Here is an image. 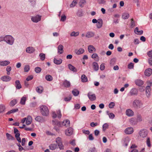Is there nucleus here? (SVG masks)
<instances>
[{"label": "nucleus", "mask_w": 152, "mask_h": 152, "mask_svg": "<svg viewBox=\"0 0 152 152\" xmlns=\"http://www.w3.org/2000/svg\"><path fill=\"white\" fill-rule=\"evenodd\" d=\"M52 124L53 125H56L58 126H65L66 127H68L70 126V122L69 120H65L61 123L57 121L53 120Z\"/></svg>", "instance_id": "1"}, {"label": "nucleus", "mask_w": 152, "mask_h": 152, "mask_svg": "<svg viewBox=\"0 0 152 152\" xmlns=\"http://www.w3.org/2000/svg\"><path fill=\"white\" fill-rule=\"evenodd\" d=\"M41 113L44 116H48L49 114V111L48 107L45 105H42L40 107Z\"/></svg>", "instance_id": "2"}, {"label": "nucleus", "mask_w": 152, "mask_h": 152, "mask_svg": "<svg viewBox=\"0 0 152 152\" xmlns=\"http://www.w3.org/2000/svg\"><path fill=\"white\" fill-rule=\"evenodd\" d=\"M15 39L10 35L5 36L4 42L7 43L10 45H12L14 43Z\"/></svg>", "instance_id": "3"}, {"label": "nucleus", "mask_w": 152, "mask_h": 152, "mask_svg": "<svg viewBox=\"0 0 152 152\" xmlns=\"http://www.w3.org/2000/svg\"><path fill=\"white\" fill-rule=\"evenodd\" d=\"M133 106L136 108H139L142 107L143 105V103L142 101L137 99H135L132 103Z\"/></svg>", "instance_id": "4"}, {"label": "nucleus", "mask_w": 152, "mask_h": 152, "mask_svg": "<svg viewBox=\"0 0 152 152\" xmlns=\"http://www.w3.org/2000/svg\"><path fill=\"white\" fill-rule=\"evenodd\" d=\"M148 131L146 129H142L140 130L139 132L140 136L142 138L146 137L148 135Z\"/></svg>", "instance_id": "5"}, {"label": "nucleus", "mask_w": 152, "mask_h": 152, "mask_svg": "<svg viewBox=\"0 0 152 152\" xmlns=\"http://www.w3.org/2000/svg\"><path fill=\"white\" fill-rule=\"evenodd\" d=\"M138 90L135 88H132L129 91V94L130 96H137L138 94Z\"/></svg>", "instance_id": "6"}, {"label": "nucleus", "mask_w": 152, "mask_h": 152, "mask_svg": "<svg viewBox=\"0 0 152 152\" xmlns=\"http://www.w3.org/2000/svg\"><path fill=\"white\" fill-rule=\"evenodd\" d=\"M87 96L89 99L91 101H94L96 99L95 94L91 92H89Z\"/></svg>", "instance_id": "7"}, {"label": "nucleus", "mask_w": 152, "mask_h": 152, "mask_svg": "<svg viewBox=\"0 0 152 152\" xmlns=\"http://www.w3.org/2000/svg\"><path fill=\"white\" fill-rule=\"evenodd\" d=\"M41 16L37 15L35 16L32 17L31 20L33 22L37 23L41 20Z\"/></svg>", "instance_id": "8"}, {"label": "nucleus", "mask_w": 152, "mask_h": 152, "mask_svg": "<svg viewBox=\"0 0 152 152\" xmlns=\"http://www.w3.org/2000/svg\"><path fill=\"white\" fill-rule=\"evenodd\" d=\"M73 133V129L71 127H70L65 131V134L67 136H70Z\"/></svg>", "instance_id": "9"}, {"label": "nucleus", "mask_w": 152, "mask_h": 152, "mask_svg": "<svg viewBox=\"0 0 152 152\" xmlns=\"http://www.w3.org/2000/svg\"><path fill=\"white\" fill-rule=\"evenodd\" d=\"M145 75L146 76L149 77L152 74V69L148 68L146 69L144 72Z\"/></svg>", "instance_id": "10"}, {"label": "nucleus", "mask_w": 152, "mask_h": 152, "mask_svg": "<svg viewBox=\"0 0 152 152\" xmlns=\"http://www.w3.org/2000/svg\"><path fill=\"white\" fill-rule=\"evenodd\" d=\"M35 120L38 122L44 123L45 121V120L42 116H37L35 118Z\"/></svg>", "instance_id": "11"}, {"label": "nucleus", "mask_w": 152, "mask_h": 152, "mask_svg": "<svg viewBox=\"0 0 152 152\" xmlns=\"http://www.w3.org/2000/svg\"><path fill=\"white\" fill-rule=\"evenodd\" d=\"M35 49L32 47H28L26 49V52L29 53H32L35 51Z\"/></svg>", "instance_id": "12"}, {"label": "nucleus", "mask_w": 152, "mask_h": 152, "mask_svg": "<svg viewBox=\"0 0 152 152\" xmlns=\"http://www.w3.org/2000/svg\"><path fill=\"white\" fill-rule=\"evenodd\" d=\"M126 115L129 117L132 116L134 115V113L133 111L130 109L127 110L126 111Z\"/></svg>", "instance_id": "13"}, {"label": "nucleus", "mask_w": 152, "mask_h": 152, "mask_svg": "<svg viewBox=\"0 0 152 152\" xmlns=\"http://www.w3.org/2000/svg\"><path fill=\"white\" fill-rule=\"evenodd\" d=\"M135 83L137 86H141L143 84L144 82L140 79H137L135 81Z\"/></svg>", "instance_id": "14"}, {"label": "nucleus", "mask_w": 152, "mask_h": 152, "mask_svg": "<svg viewBox=\"0 0 152 152\" xmlns=\"http://www.w3.org/2000/svg\"><path fill=\"white\" fill-rule=\"evenodd\" d=\"M96 27L98 28H100L102 27L103 24V21L102 19H99L96 23Z\"/></svg>", "instance_id": "15"}, {"label": "nucleus", "mask_w": 152, "mask_h": 152, "mask_svg": "<svg viewBox=\"0 0 152 152\" xmlns=\"http://www.w3.org/2000/svg\"><path fill=\"white\" fill-rule=\"evenodd\" d=\"M151 88H150L149 87L146 86V95L147 97L148 98H149L151 94Z\"/></svg>", "instance_id": "16"}, {"label": "nucleus", "mask_w": 152, "mask_h": 152, "mask_svg": "<svg viewBox=\"0 0 152 152\" xmlns=\"http://www.w3.org/2000/svg\"><path fill=\"white\" fill-rule=\"evenodd\" d=\"M125 133L127 134H131L133 132V129L132 127H128L125 130Z\"/></svg>", "instance_id": "17"}, {"label": "nucleus", "mask_w": 152, "mask_h": 152, "mask_svg": "<svg viewBox=\"0 0 152 152\" xmlns=\"http://www.w3.org/2000/svg\"><path fill=\"white\" fill-rule=\"evenodd\" d=\"M129 121L130 124L133 125H136L137 124L136 119L135 118H130Z\"/></svg>", "instance_id": "18"}, {"label": "nucleus", "mask_w": 152, "mask_h": 152, "mask_svg": "<svg viewBox=\"0 0 152 152\" xmlns=\"http://www.w3.org/2000/svg\"><path fill=\"white\" fill-rule=\"evenodd\" d=\"M1 79L4 82H8L11 79V78L8 76H4L1 78Z\"/></svg>", "instance_id": "19"}, {"label": "nucleus", "mask_w": 152, "mask_h": 152, "mask_svg": "<svg viewBox=\"0 0 152 152\" xmlns=\"http://www.w3.org/2000/svg\"><path fill=\"white\" fill-rule=\"evenodd\" d=\"M88 49L89 52L90 53H93L95 52L96 50L94 47L92 45H89L88 46Z\"/></svg>", "instance_id": "20"}, {"label": "nucleus", "mask_w": 152, "mask_h": 152, "mask_svg": "<svg viewBox=\"0 0 152 152\" xmlns=\"http://www.w3.org/2000/svg\"><path fill=\"white\" fill-rule=\"evenodd\" d=\"M95 35L94 33L92 31H88L86 33V37L87 38L93 37Z\"/></svg>", "instance_id": "21"}, {"label": "nucleus", "mask_w": 152, "mask_h": 152, "mask_svg": "<svg viewBox=\"0 0 152 152\" xmlns=\"http://www.w3.org/2000/svg\"><path fill=\"white\" fill-rule=\"evenodd\" d=\"M84 50L83 48H80L79 49H76L75 50V53L77 55H80L83 54L84 52Z\"/></svg>", "instance_id": "22"}, {"label": "nucleus", "mask_w": 152, "mask_h": 152, "mask_svg": "<svg viewBox=\"0 0 152 152\" xmlns=\"http://www.w3.org/2000/svg\"><path fill=\"white\" fill-rule=\"evenodd\" d=\"M62 62V60L60 58L57 59L54 58L53 59L54 63L56 64H61Z\"/></svg>", "instance_id": "23"}, {"label": "nucleus", "mask_w": 152, "mask_h": 152, "mask_svg": "<svg viewBox=\"0 0 152 152\" xmlns=\"http://www.w3.org/2000/svg\"><path fill=\"white\" fill-rule=\"evenodd\" d=\"M93 67L94 70L95 71H97L99 69V66L97 63L94 62L93 63Z\"/></svg>", "instance_id": "24"}, {"label": "nucleus", "mask_w": 152, "mask_h": 152, "mask_svg": "<svg viewBox=\"0 0 152 152\" xmlns=\"http://www.w3.org/2000/svg\"><path fill=\"white\" fill-rule=\"evenodd\" d=\"M10 62L8 61H0V65L1 66H6L10 64Z\"/></svg>", "instance_id": "25"}, {"label": "nucleus", "mask_w": 152, "mask_h": 152, "mask_svg": "<svg viewBox=\"0 0 152 152\" xmlns=\"http://www.w3.org/2000/svg\"><path fill=\"white\" fill-rule=\"evenodd\" d=\"M134 32L136 34L140 35L142 34L143 33V31L142 30L139 31L138 28L137 27L135 28Z\"/></svg>", "instance_id": "26"}, {"label": "nucleus", "mask_w": 152, "mask_h": 152, "mask_svg": "<svg viewBox=\"0 0 152 152\" xmlns=\"http://www.w3.org/2000/svg\"><path fill=\"white\" fill-rule=\"evenodd\" d=\"M68 67L69 69L74 72H76L77 71V70L76 69V68L73 66H72L71 64H69L68 65Z\"/></svg>", "instance_id": "27"}, {"label": "nucleus", "mask_w": 152, "mask_h": 152, "mask_svg": "<svg viewBox=\"0 0 152 152\" xmlns=\"http://www.w3.org/2000/svg\"><path fill=\"white\" fill-rule=\"evenodd\" d=\"M32 118L31 116H28L27 117V119H26V124L27 125L30 124L32 122Z\"/></svg>", "instance_id": "28"}, {"label": "nucleus", "mask_w": 152, "mask_h": 152, "mask_svg": "<svg viewBox=\"0 0 152 152\" xmlns=\"http://www.w3.org/2000/svg\"><path fill=\"white\" fill-rule=\"evenodd\" d=\"M63 46L61 45H59L58 47V53L60 54H62L63 53Z\"/></svg>", "instance_id": "29"}, {"label": "nucleus", "mask_w": 152, "mask_h": 152, "mask_svg": "<svg viewBox=\"0 0 152 152\" xmlns=\"http://www.w3.org/2000/svg\"><path fill=\"white\" fill-rule=\"evenodd\" d=\"M15 87L16 88L20 89L21 88V86L19 80H16L15 82Z\"/></svg>", "instance_id": "30"}, {"label": "nucleus", "mask_w": 152, "mask_h": 152, "mask_svg": "<svg viewBox=\"0 0 152 152\" xmlns=\"http://www.w3.org/2000/svg\"><path fill=\"white\" fill-rule=\"evenodd\" d=\"M106 112L107 114L109 116V118H110L113 119L114 118L115 115L113 113H109L108 111H107Z\"/></svg>", "instance_id": "31"}, {"label": "nucleus", "mask_w": 152, "mask_h": 152, "mask_svg": "<svg viewBox=\"0 0 152 152\" xmlns=\"http://www.w3.org/2000/svg\"><path fill=\"white\" fill-rule=\"evenodd\" d=\"M70 82L66 80H65L63 83V85L64 87H70Z\"/></svg>", "instance_id": "32"}, {"label": "nucleus", "mask_w": 152, "mask_h": 152, "mask_svg": "<svg viewBox=\"0 0 152 152\" xmlns=\"http://www.w3.org/2000/svg\"><path fill=\"white\" fill-rule=\"evenodd\" d=\"M81 81L83 82H86L87 81V78L84 74L82 75L81 76Z\"/></svg>", "instance_id": "33"}, {"label": "nucleus", "mask_w": 152, "mask_h": 152, "mask_svg": "<svg viewBox=\"0 0 152 152\" xmlns=\"http://www.w3.org/2000/svg\"><path fill=\"white\" fill-rule=\"evenodd\" d=\"M6 136L7 139L8 140H14V137L11 134H9L8 133H6Z\"/></svg>", "instance_id": "34"}, {"label": "nucleus", "mask_w": 152, "mask_h": 152, "mask_svg": "<svg viewBox=\"0 0 152 152\" xmlns=\"http://www.w3.org/2000/svg\"><path fill=\"white\" fill-rule=\"evenodd\" d=\"M37 92L39 93H41L43 91V88L41 86L37 87L36 88Z\"/></svg>", "instance_id": "35"}, {"label": "nucleus", "mask_w": 152, "mask_h": 152, "mask_svg": "<svg viewBox=\"0 0 152 152\" xmlns=\"http://www.w3.org/2000/svg\"><path fill=\"white\" fill-rule=\"evenodd\" d=\"M57 145L55 144H53L50 145L49 147L50 150H55L57 148Z\"/></svg>", "instance_id": "36"}, {"label": "nucleus", "mask_w": 152, "mask_h": 152, "mask_svg": "<svg viewBox=\"0 0 152 152\" xmlns=\"http://www.w3.org/2000/svg\"><path fill=\"white\" fill-rule=\"evenodd\" d=\"M18 108H16V109H12L10 110V111L8 112L7 113V115H9L11 113H14L16 112H17V111H18Z\"/></svg>", "instance_id": "37"}, {"label": "nucleus", "mask_w": 152, "mask_h": 152, "mask_svg": "<svg viewBox=\"0 0 152 152\" xmlns=\"http://www.w3.org/2000/svg\"><path fill=\"white\" fill-rule=\"evenodd\" d=\"M73 95L75 96H77L79 94V91L76 89H74L72 91Z\"/></svg>", "instance_id": "38"}, {"label": "nucleus", "mask_w": 152, "mask_h": 152, "mask_svg": "<svg viewBox=\"0 0 152 152\" xmlns=\"http://www.w3.org/2000/svg\"><path fill=\"white\" fill-rule=\"evenodd\" d=\"M45 79L47 80L50 81L53 80V78L51 75H46Z\"/></svg>", "instance_id": "39"}, {"label": "nucleus", "mask_w": 152, "mask_h": 152, "mask_svg": "<svg viewBox=\"0 0 152 152\" xmlns=\"http://www.w3.org/2000/svg\"><path fill=\"white\" fill-rule=\"evenodd\" d=\"M26 101V98L25 97H23L20 100V103L21 104L24 105L25 104V102Z\"/></svg>", "instance_id": "40"}, {"label": "nucleus", "mask_w": 152, "mask_h": 152, "mask_svg": "<svg viewBox=\"0 0 152 152\" xmlns=\"http://www.w3.org/2000/svg\"><path fill=\"white\" fill-rule=\"evenodd\" d=\"M56 142L58 145L62 143L61 139L60 137H58L56 138Z\"/></svg>", "instance_id": "41"}, {"label": "nucleus", "mask_w": 152, "mask_h": 152, "mask_svg": "<svg viewBox=\"0 0 152 152\" xmlns=\"http://www.w3.org/2000/svg\"><path fill=\"white\" fill-rule=\"evenodd\" d=\"M5 109V106L3 104H0V113L4 112Z\"/></svg>", "instance_id": "42"}, {"label": "nucleus", "mask_w": 152, "mask_h": 152, "mask_svg": "<svg viewBox=\"0 0 152 152\" xmlns=\"http://www.w3.org/2000/svg\"><path fill=\"white\" fill-rule=\"evenodd\" d=\"M20 134L18 133L17 134H15V136L16 137L17 140L19 142H21V139L20 137Z\"/></svg>", "instance_id": "43"}, {"label": "nucleus", "mask_w": 152, "mask_h": 152, "mask_svg": "<svg viewBox=\"0 0 152 152\" xmlns=\"http://www.w3.org/2000/svg\"><path fill=\"white\" fill-rule=\"evenodd\" d=\"M129 17V14L127 13H124L122 16V18L124 19H128Z\"/></svg>", "instance_id": "44"}, {"label": "nucleus", "mask_w": 152, "mask_h": 152, "mask_svg": "<svg viewBox=\"0 0 152 152\" xmlns=\"http://www.w3.org/2000/svg\"><path fill=\"white\" fill-rule=\"evenodd\" d=\"M136 120L137 122L141 121L142 120V116L140 115H137Z\"/></svg>", "instance_id": "45"}, {"label": "nucleus", "mask_w": 152, "mask_h": 152, "mask_svg": "<svg viewBox=\"0 0 152 152\" xmlns=\"http://www.w3.org/2000/svg\"><path fill=\"white\" fill-rule=\"evenodd\" d=\"M17 101L16 99H14L12 100L10 103V106L12 107L13 106L17 103Z\"/></svg>", "instance_id": "46"}, {"label": "nucleus", "mask_w": 152, "mask_h": 152, "mask_svg": "<svg viewBox=\"0 0 152 152\" xmlns=\"http://www.w3.org/2000/svg\"><path fill=\"white\" fill-rule=\"evenodd\" d=\"M79 33L78 32H75V31L72 32L70 34L72 37H76L78 35Z\"/></svg>", "instance_id": "47"}, {"label": "nucleus", "mask_w": 152, "mask_h": 152, "mask_svg": "<svg viewBox=\"0 0 152 152\" xmlns=\"http://www.w3.org/2000/svg\"><path fill=\"white\" fill-rule=\"evenodd\" d=\"M39 56L40 57V58L41 60L43 61L45 58V55L44 53H40L39 55Z\"/></svg>", "instance_id": "48"}, {"label": "nucleus", "mask_w": 152, "mask_h": 152, "mask_svg": "<svg viewBox=\"0 0 152 152\" xmlns=\"http://www.w3.org/2000/svg\"><path fill=\"white\" fill-rule=\"evenodd\" d=\"M116 61V60L115 58H112L110 60V64L111 65L113 66L115 64Z\"/></svg>", "instance_id": "49"}, {"label": "nucleus", "mask_w": 152, "mask_h": 152, "mask_svg": "<svg viewBox=\"0 0 152 152\" xmlns=\"http://www.w3.org/2000/svg\"><path fill=\"white\" fill-rule=\"evenodd\" d=\"M146 144L148 147H151V145L150 143V138L149 137H148L147 138L146 140Z\"/></svg>", "instance_id": "50"}, {"label": "nucleus", "mask_w": 152, "mask_h": 152, "mask_svg": "<svg viewBox=\"0 0 152 152\" xmlns=\"http://www.w3.org/2000/svg\"><path fill=\"white\" fill-rule=\"evenodd\" d=\"M77 0H73L71 4L70 5V7H73L77 3Z\"/></svg>", "instance_id": "51"}, {"label": "nucleus", "mask_w": 152, "mask_h": 152, "mask_svg": "<svg viewBox=\"0 0 152 152\" xmlns=\"http://www.w3.org/2000/svg\"><path fill=\"white\" fill-rule=\"evenodd\" d=\"M41 71V69L39 67H36L35 68V71L37 73H39Z\"/></svg>", "instance_id": "52"}, {"label": "nucleus", "mask_w": 152, "mask_h": 152, "mask_svg": "<svg viewBox=\"0 0 152 152\" xmlns=\"http://www.w3.org/2000/svg\"><path fill=\"white\" fill-rule=\"evenodd\" d=\"M30 69L29 66L28 65H26L25 66L24 70L25 72H28Z\"/></svg>", "instance_id": "53"}, {"label": "nucleus", "mask_w": 152, "mask_h": 152, "mask_svg": "<svg viewBox=\"0 0 152 152\" xmlns=\"http://www.w3.org/2000/svg\"><path fill=\"white\" fill-rule=\"evenodd\" d=\"M108 126V125L107 123H105L103 125V130L105 131L106 129H107Z\"/></svg>", "instance_id": "54"}, {"label": "nucleus", "mask_w": 152, "mask_h": 152, "mask_svg": "<svg viewBox=\"0 0 152 152\" xmlns=\"http://www.w3.org/2000/svg\"><path fill=\"white\" fill-rule=\"evenodd\" d=\"M115 106V104L114 102H112L110 103L109 104V107L110 108H113Z\"/></svg>", "instance_id": "55"}, {"label": "nucleus", "mask_w": 152, "mask_h": 152, "mask_svg": "<svg viewBox=\"0 0 152 152\" xmlns=\"http://www.w3.org/2000/svg\"><path fill=\"white\" fill-rule=\"evenodd\" d=\"M91 57L93 58H97L98 60L99 59V57L96 53L93 54L91 56Z\"/></svg>", "instance_id": "56"}, {"label": "nucleus", "mask_w": 152, "mask_h": 152, "mask_svg": "<svg viewBox=\"0 0 152 152\" xmlns=\"http://www.w3.org/2000/svg\"><path fill=\"white\" fill-rule=\"evenodd\" d=\"M58 145L60 150H64V146L63 145L62 143L58 144Z\"/></svg>", "instance_id": "57"}, {"label": "nucleus", "mask_w": 152, "mask_h": 152, "mask_svg": "<svg viewBox=\"0 0 152 152\" xmlns=\"http://www.w3.org/2000/svg\"><path fill=\"white\" fill-rule=\"evenodd\" d=\"M96 148L95 147H93L90 148L89 151L88 152H96Z\"/></svg>", "instance_id": "58"}, {"label": "nucleus", "mask_w": 152, "mask_h": 152, "mask_svg": "<svg viewBox=\"0 0 152 152\" xmlns=\"http://www.w3.org/2000/svg\"><path fill=\"white\" fill-rule=\"evenodd\" d=\"M77 14L79 16H81L83 15V12L81 10H79L78 11Z\"/></svg>", "instance_id": "59"}, {"label": "nucleus", "mask_w": 152, "mask_h": 152, "mask_svg": "<svg viewBox=\"0 0 152 152\" xmlns=\"http://www.w3.org/2000/svg\"><path fill=\"white\" fill-rule=\"evenodd\" d=\"M134 67V64L132 63L129 64L128 66V68L129 69H132Z\"/></svg>", "instance_id": "60"}, {"label": "nucleus", "mask_w": 152, "mask_h": 152, "mask_svg": "<svg viewBox=\"0 0 152 152\" xmlns=\"http://www.w3.org/2000/svg\"><path fill=\"white\" fill-rule=\"evenodd\" d=\"M98 125L97 123H94V122H92L90 123V126L92 127H94Z\"/></svg>", "instance_id": "61"}, {"label": "nucleus", "mask_w": 152, "mask_h": 152, "mask_svg": "<svg viewBox=\"0 0 152 152\" xmlns=\"http://www.w3.org/2000/svg\"><path fill=\"white\" fill-rule=\"evenodd\" d=\"M72 98V96L71 95H70L68 97H65L64 99V101L66 102V101H69Z\"/></svg>", "instance_id": "62"}, {"label": "nucleus", "mask_w": 152, "mask_h": 152, "mask_svg": "<svg viewBox=\"0 0 152 152\" xmlns=\"http://www.w3.org/2000/svg\"><path fill=\"white\" fill-rule=\"evenodd\" d=\"M147 83L148 84V86H146L149 87L150 88H151V87L152 85V81H148L147 82Z\"/></svg>", "instance_id": "63"}, {"label": "nucleus", "mask_w": 152, "mask_h": 152, "mask_svg": "<svg viewBox=\"0 0 152 152\" xmlns=\"http://www.w3.org/2000/svg\"><path fill=\"white\" fill-rule=\"evenodd\" d=\"M147 54L149 57H152V50L148 52Z\"/></svg>", "instance_id": "64"}]
</instances>
